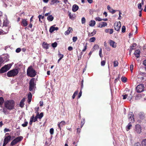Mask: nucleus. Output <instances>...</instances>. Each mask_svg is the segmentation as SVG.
<instances>
[{
	"instance_id": "nucleus-40",
	"label": "nucleus",
	"mask_w": 146,
	"mask_h": 146,
	"mask_svg": "<svg viewBox=\"0 0 146 146\" xmlns=\"http://www.w3.org/2000/svg\"><path fill=\"white\" fill-rule=\"evenodd\" d=\"M58 56L61 59H62L64 57V55L63 54L60 53V52L59 51L58 54Z\"/></svg>"
},
{
	"instance_id": "nucleus-21",
	"label": "nucleus",
	"mask_w": 146,
	"mask_h": 146,
	"mask_svg": "<svg viewBox=\"0 0 146 146\" xmlns=\"http://www.w3.org/2000/svg\"><path fill=\"white\" fill-rule=\"evenodd\" d=\"M135 56L137 58L139 57L140 55V51L139 50H137L135 51L134 53Z\"/></svg>"
},
{
	"instance_id": "nucleus-17",
	"label": "nucleus",
	"mask_w": 146,
	"mask_h": 146,
	"mask_svg": "<svg viewBox=\"0 0 146 146\" xmlns=\"http://www.w3.org/2000/svg\"><path fill=\"white\" fill-rule=\"evenodd\" d=\"M22 25L23 27H26L28 25V23L27 19H23L21 21Z\"/></svg>"
},
{
	"instance_id": "nucleus-57",
	"label": "nucleus",
	"mask_w": 146,
	"mask_h": 146,
	"mask_svg": "<svg viewBox=\"0 0 146 146\" xmlns=\"http://www.w3.org/2000/svg\"><path fill=\"white\" fill-rule=\"evenodd\" d=\"M41 17H42V19H43L44 18V16H42L41 15H39V16H38V17L39 18V20L40 21Z\"/></svg>"
},
{
	"instance_id": "nucleus-42",
	"label": "nucleus",
	"mask_w": 146,
	"mask_h": 146,
	"mask_svg": "<svg viewBox=\"0 0 146 146\" xmlns=\"http://www.w3.org/2000/svg\"><path fill=\"white\" fill-rule=\"evenodd\" d=\"M114 66V67H116L118 66V63L117 61H114L113 62Z\"/></svg>"
},
{
	"instance_id": "nucleus-33",
	"label": "nucleus",
	"mask_w": 146,
	"mask_h": 146,
	"mask_svg": "<svg viewBox=\"0 0 146 146\" xmlns=\"http://www.w3.org/2000/svg\"><path fill=\"white\" fill-rule=\"evenodd\" d=\"M143 146H146V139L143 140L142 142Z\"/></svg>"
},
{
	"instance_id": "nucleus-64",
	"label": "nucleus",
	"mask_w": 146,
	"mask_h": 146,
	"mask_svg": "<svg viewBox=\"0 0 146 146\" xmlns=\"http://www.w3.org/2000/svg\"><path fill=\"white\" fill-rule=\"evenodd\" d=\"M143 64L144 66H146V59L143 61Z\"/></svg>"
},
{
	"instance_id": "nucleus-16",
	"label": "nucleus",
	"mask_w": 146,
	"mask_h": 146,
	"mask_svg": "<svg viewBox=\"0 0 146 146\" xmlns=\"http://www.w3.org/2000/svg\"><path fill=\"white\" fill-rule=\"evenodd\" d=\"M66 124V123L65 121H62L60 123H58V125L59 128L61 129V127H62L63 126L65 125Z\"/></svg>"
},
{
	"instance_id": "nucleus-50",
	"label": "nucleus",
	"mask_w": 146,
	"mask_h": 146,
	"mask_svg": "<svg viewBox=\"0 0 146 146\" xmlns=\"http://www.w3.org/2000/svg\"><path fill=\"white\" fill-rule=\"evenodd\" d=\"M106 62L105 60L102 61L101 62V64L102 66H104Z\"/></svg>"
},
{
	"instance_id": "nucleus-23",
	"label": "nucleus",
	"mask_w": 146,
	"mask_h": 146,
	"mask_svg": "<svg viewBox=\"0 0 146 146\" xmlns=\"http://www.w3.org/2000/svg\"><path fill=\"white\" fill-rule=\"evenodd\" d=\"M96 31L94 29L92 33H89L88 34V36L89 37L92 36L96 34Z\"/></svg>"
},
{
	"instance_id": "nucleus-26",
	"label": "nucleus",
	"mask_w": 146,
	"mask_h": 146,
	"mask_svg": "<svg viewBox=\"0 0 146 146\" xmlns=\"http://www.w3.org/2000/svg\"><path fill=\"white\" fill-rule=\"evenodd\" d=\"M7 30H4V31L2 30L1 31H0V35L1 34H5L7 33L9 31L8 28H7Z\"/></svg>"
},
{
	"instance_id": "nucleus-39",
	"label": "nucleus",
	"mask_w": 146,
	"mask_h": 146,
	"mask_svg": "<svg viewBox=\"0 0 146 146\" xmlns=\"http://www.w3.org/2000/svg\"><path fill=\"white\" fill-rule=\"evenodd\" d=\"M95 20L96 21H102V19H101L100 17H97L95 18Z\"/></svg>"
},
{
	"instance_id": "nucleus-10",
	"label": "nucleus",
	"mask_w": 146,
	"mask_h": 146,
	"mask_svg": "<svg viewBox=\"0 0 146 146\" xmlns=\"http://www.w3.org/2000/svg\"><path fill=\"white\" fill-rule=\"evenodd\" d=\"M134 115L132 112H130L128 114V117L130 122L133 123L134 121V119L133 118Z\"/></svg>"
},
{
	"instance_id": "nucleus-47",
	"label": "nucleus",
	"mask_w": 146,
	"mask_h": 146,
	"mask_svg": "<svg viewBox=\"0 0 146 146\" xmlns=\"http://www.w3.org/2000/svg\"><path fill=\"white\" fill-rule=\"evenodd\" d=\"M28 122L27 121L25 122L24 123L22 124V126L23 127H25L27 126Z\"/></svg>"
},
{
	"instance_id": "nucleus-61",
	"label": "nucleus",
	"mask_w": 146,
	"mask_h": 146,
	"mask_svg": "<svg viewBox=\"0 0 146 146\" xmlns=\"http://www.w3.org/2000/svg\"><path fill=\"white\" fill-rule=\"evenodd\" d=\"M87 45L86 44L85 46H84V49H83V50H82V52H84L86 51V50L87 49Z\"/></svg>"
},
{
	"instance_id": "nucleus-22",
	"label": "nucleus",
	"mask_w": 146,
	"mask_h": 146,
	"mask_svg": "<svg viewBox=\"0 0 146 146\" xmlns=\"http://www.w3.org/2000/svg\"><path fill=\"white\" fill-rule=\"evenodd\" d=\"M49 45V44L46 42H44L42 43V46L43 48L47 49L48 48Z\"/></svg>"
},
{
	"instance_id": "nucleus-55",
	"label": "nucleus",
	"mask_w": 146,
	"mask_h": 146,
	"mask_svg": "<svg viewBox=\"0 0 146 146\" xmlns=\"http://www.w3.org/2000/svg\"><path fill=\"white\" fill-rule=\"evenodd\" d=\"M139 116L140 117V118L142 119H143L144 118V115L143 114H142L141 113H140L139 114Z\"/></svg>"
},
{
	"instance_id": "nucleus-54",
	"label": "nucleus",
	"mask_w": 146,
	"mask_h": 146,
	"mask_svg": "<svg viewBox=\"0 0 146 146\" xmlns=\"http://www.w3.org/2000/svg\"><path fill=\"white\" fill-rule=\"evenodd\" d=\"M122 96L123 97V99L124 100L126 99L127 98L128 95L127 94H125L123 95Z\"/></svg>"
},
{
	"instance_id": "nucleus-56",
	"label": "nucleus",
	"mask_w": 146,
	"mask_h": 146,
	"mask_svg": "<svg viewBox=\"0 0 146 146\" xmlns=\"http://www.w3.org/2000/svg\"><path fill=\"white\" fill-rule=\"evenodd\" d=\"M39 108L38 107H36V108H35V112L36 113V114L37 113H39L38 112V110H39Z\"/></svg>"
},
{
	"instance_id": "nucleus-45",
	"label": "nucleus",
	"mask_w": 146,
	"mask_h": 146,
	"mask_svg": "<svg viewBox=\"0 0 146 146\" xmlns=\"http://www.w3.org/2000/svg\"><path fill=\"white\" fill-rule=\"evenodd\" d=\"M99 48V46L97 44H95L94 47L93 48L95 50H96L98 49Z\"/></svg>"
},
{
	"instance_id": "nucleus-28",
	"label": "nucleus",
	"mask_w": 146,
	"mask_h": 146,
	"mask_svg": "<svg viewBox=\"0 0 146 146\" xmlns=\"http://www.w3.org/2000/svg\"><path fill=\"white\" fill-rule=\"evenodd\" d=\"M107 9L109 11L112 13H114L115 12V11L112 9L110 6V5H108L107 6Z\"/></svg>"
},
{
	"instance_id": "nucleus-63",
	"label": "nucleus",
	"mask_w": 146,
	"mask_h": 146,
	"mask_svg": "<svg viewBox=\"0 0 146 146\" xmlns=\"http://www.w3.org/2000/svg\"><path fill=\"white\" fill-rule=\"evenodd\" d=\"M110 31H109L110 33V34H112L113 32V30L112 29H110Z\"/></svg>"
},
{
	"instance_id": "nucleus-35",
	"label": "nucleus",
	"mask_w": 146,
	"mask_h": 146,
	"mask_svg": "<svg viewBox=\"0 0 146 146\" xmlns=\"http://www.w3.org/2000/svg\"><path fill=\"white\" fill-rule=\"evenodd\" d=\"M121 80L123 82H125L127 81V78L124 77H122L121 78Z\"/></svg>"
},
{
	"instance_id": "nucleus-38",
	"label": "nucleus",
	"mask_w": 146,
	"mask_h": 146,
	"mask_svg": "<svg viewBox=\"0 0 146 146\" xmlns=\"http://www.w3.org/2000/svg\"><path fill=\"white\" fill-rule=\"evenodd\" d=\"M78 91H76L74 92L72 96V98L73 99H74L75 98L76 96L78 94Z\"/></svg>"
},
{
	"instance_id": "nucleus-30",
	"label": "nucleus",
	"mask_w": 146,
	"mask_h": 146,
	"mask_svg": "<svg viewBox=\"0 0 146 146\" xmlns=\"http://www.w3.org/2000/svg\"><path fill=\"white\" fill-rule=\"evenodd\" d=\"M47 19L50 21H52L54 19V17L52 15H50L47 17Z\"/></svg>"
},
{
	"instance_id": "nucleus-62",
	"label": "nucleus",
	"mask_w": 146,
	"mask_h": 146,
	"mask_svg": "<svg viewBox=\"0 0 146 146\" xmlns=\"http://www.w3.org/2000/svg\"><path fill=\"white\" fill-rule=\"evenodd\" d=\"M3 62V59L2 57H0V66Z\"/></svg>"
},
{
	"instance_id": "nucleus-37",
	"label": "nucleus",
	"mask_w": 146,
	"mask_h": 146,
	"mask_svg": "<svg viewBox=\"0 0 146 146\" xmlns=\"http://www.w3.org/2000/svg\"><path fill=\"white\" fill-rule=\"evenodd\" d=\"M58 0H52L50 4L51 5H54L55 3H57Z\"/></svg>"
},
{
	"instance_id": "nucleus-1",
	"label": "nucleus",
	"mask_w": 146,
	"mask_h": 146,
	"mask_svg": "<svg viewBox=\"0 0 146 146\" xmlns=\"http://www.w3.org/2000/svg\"><path fill=\"white\" fill-rule=\"evenodd\" d=\"M15 103L13 100H9L5 101L4 102L5 107L7 109L11 110L15 108Z\"/></svg>"
},
{
	"instance_id": "nucleus-11",
	"label": "nucleus",
	"mask_w": 146,
	"mask_h": 146,
	"mask_svg": "<svg viewBox=\"0 0 146 146\" xmlns=\"http://www.w3.org/2000/svg\"><path fill=\"white\" fill-rule=\"evenodd\" d=\"M11 137L10 136H8L6 137L4 141V143L3 146H5L9 142L10 140Z\"/></svg>"
},
{
	"instance_id": "nucleus-53",
	"label": "nucleus",
	"mask_w": 146,
	"mask_h": 146,
	"mask_svg": "<svg viewBox=\"0 0 146 146\" xmlns=\"http://www.w3.org/2000/svg\"><path fill=\"white\" fill-rule=\"evenodd\" d=\"M133 64H131L130 66V69L131 72L132 73L133 72Z\"/></svg>"
},
{
	"instance_id": "nucleus-20",
	"label": "nucleus",
	"mask_w": 146,
	"mask_h": 146,
	"mask_svg": "<svg viewBox=\"0 0 146 146\" xmlns=\"http://www.w3.org/2000/svg\"><path fill=\"white\" fill-rule=\"evenodd\" d=\"M79 9V7L77 5L75 4L73 5L72 7V11L74 12L77 11Z\"/></svg>"
},
{
	"instance_id": "nucleus-60",
	"label": "nucleus",
	"mask_w": 146,
	"mask_h": 146,
	"mask_svg": "<svg viewBox=\"0 0 146 146\" xmlns=\"http://www.w3.org/2000/svg\"><path fill=\"white\" fill-rule=\"evenodd\" d=\"M21 51V49L20 48H18L16 50V52L17 53L20 52Z\"/></svg>"
},
{
	"instance_id": "nucleus-36",
	"label": "nucleus",
	"mask_w": 146,
	"mask_h": 146,
	"mask_svg": "<svg viewBox=\"0 0 146 146\" xmlns=\"http://www.w3.org/2000/svg\"><path fill=\"white\" fill-rule=\"evenodd\" d=\"M131 94H130V95L129 96H127V99L129 101H131L132 98V96L131 95Z\"/></svg>"
},
{
	"instance_id": "nucleus-41",
	"label": "nucleus",
	"mask_w": 146,
	"mask_h": 146,
	"mask_svg": "<svg viewBox=\"0 0 146 146\" xmlns=\"http://www.w3.org/2000/svg\"><path fill=\"white\" fill-rule=\"evenodd\" d=\"M99 55L101 58L102 57V49L101 48H100V50L99 51Z\"/></svg>"
},
{
	"instance_id": "nucleus-44",
	"label": "nucleus",
	"mask_w": 146,
	"mask_h": 146,
	"mask_svg": "<svg viewBox=\"0 0 146 146\" xmlns=\"http://www.w3.org/2000/svg\"><path fill=\"white\" fill-rule=\"evenodd\" d=\"M82 23V24L85 23L86 22V19L84 17L82 18L81 19Z\"/></svg>"
},
{
	"instance_id": "nucleus-9",
	"label": "nucleus",
	"mask_w": 146,
	"mask_h": 146,
	"mask_svg": "<svg viewBox=\"0 0 146 146\" xmlns=\"http://www.w3.org/2000/svg\"><path fill=\"white\" fill-rule=\"evenodd\" d=\"M121 23L120 22H116L114 24V28L115 30L119 31L121 28Z\"/></svg>"
},
{
	"instance_id": "nucleus-32",
	"label": "nucleus",
	"mask_w": 146,
	"mask_h": 146,
	"mask_svg": "<svg viewBox=\"0 0 146 146\" xmlns=\"http://www.w3.org/2000/svg\"><path fill=\"white\" fill-rule=\"evenodd\" d=\"M68 15L69 16L70 18L71 19H74V15L72 14L70 12H69L68 13Z\"/></svg>"
},
{
	"instance_id": "nucleus-59",
	"label": "nucleus",
	"mask_w": 146,
	"mask_h": 146,
	"mask_svg": "<svg viewBox=\"0 0 146 146\" xmlns=\"http://www.w3.org/2000/svg\"><path fill=\"white\" fill-rule=\"evenodd\" d=\"M10 130L9 129L5 128L4 130V133H6L7 132L10 131Z\"/></svg>"
},
{
	"instance_id": "nucleus-19",
	"label": "nucleus",
	"mask_w": 146,
	"mask_h": 146,
	"mask_svg": "<svg viewBox=\"0 0 146 146\" xmlns=\"http://www.w3.org/2000/svg\"><path fill=\"white\" fill-rule=\"evenodd\" d=\"M36 121V118H35L34 115H33L30 118L29 124L30 125H31L32 124L33 122H35Z\"/></svg>"
},
{
	"instance_id": "nucleus-18",
	"label": "nucleus",
	"mask_w": 146,
	"mask_h": 146,
	"mask_svg": "<svg viewBox=\"0 0 146 146\" xmlns=\"http://www.w3.org/2000/svg\"><path fill=\"white\" fill-rule=\"evenodd\" d=\"M73 29L71 27H69L68 29V30L65 32V35H68L70 33L72 32Z\"/></svg>"
},
{
	"instance_id": "nucleus-52",
	"label": "nucleus",
	"mask_w": 146,
	"mask_h": 146,
	"mask_svg": "<svg viewBox=\"0 0 146 146\" xmlns=\"http://www.w3.org/2000/svg\"><path fill=\"white\" fill-rule=\"evenodd\" d=\"M4 100L3 98H0V104H2L3 103Z\"/></svg>"
},
{
	"instance_id": "nucleus-27",
	"label": "nucleus",
	"mask_w": 146,
	"mask_h": 146,
	"mask_svg": "<svg viewBox=\"0 0 146 146\" xmlns=\"http://www.w3.org/2000/svg\"><path fill=\"white\" fill-rule=\"evenodd\" d=\"M131 122H130L126 126V131H128L129 130V129L131 128L132 127V125L131 124Z\"/></svg>"
},
{
	"instance_id": "nucleus-31",
	"label": "nucleus",
	"mask_w": 146,
	"mask_h": 146,
	"mask_svg": "<svg viewBox=\"0 0 146 146\" xmlns=\"http://www.w3.org/2000/svg\"><path fill=\"white\" fill-rule=\"evenodd\" d=\"M37 114H38V118L39 119H41L43 116V113L42 112L40 114H39V113H37Z\"/></svg>"
},
{
	"instance_id": "nucleus-6",
	"label": "nucleus",
	"mask_w": 146,
	"mask_h": 146,
	"mask_svg": "<svg viewBox=\"0 0 146 146\" xmlns=\"http://www.w3.org/2000/svg\"><path fill=\"white\" fill-rule=\"evenodd\" d=\"M134 130L135 133L138 134L140 133L142 131V128L140 125L138 124L136 125L135 126Z\"/></svg>"
},
{
	"instance_id": "nucleus-49",
	"label": "nucleus",
	"mask_w": 146,
	"mask_h": 146,
	"mask_svg": "<svg viewBox=\"0 0 146 146\" xmlns=\"http://www.w3.org/2000/svg\"><path fill=\"white\" fill-rule=\"evenodd\" d=\"M54 129L53 128H52L50 129V132L51 135H53L54 133Z\"/></svg>"
},
{
	"instance_id": "nucleus-13",
	"label": "nucleus",
	"mask_w": 146,
	"mask_h": 146,
	"mask_svg": "<svg viewBox=\"0 0 146 146\" xmlns=\"http://www.w3.org/2000/svg\"><path fill=\"white\" fill-rule=\"evenodd\" d=\"M107 24L106 22H102L99 23L98 25V27L102 28L107 26Z\"/></svg>"
},
{
	"instance_id": "nucleus-48",
	"label": "nucleus",
	"mask_w": 146,
	"mask_h": 146,
	"mask_svg": "<svg viewBox=\"0 0 146 146\" xmlns=\"http://www.w3.org/2000/svg\"><path fill=\"white\" fill-rule=\"evenodd\" d=\"M77 37L76 36H74L72 38L73 41L74 42H75L77 40Z\"/></svg>"
},
{
	"instance_id": "nucleus-8",
	"label": "nucleus",
	"mask_w": 146,
	"mask_h": 146,
	"mask_svg": "<svg viewBox=\"0 0 146 146\" xmlns=\"http://www.w3.org/2000/svg\"><path fill=\"white\" fill-rule=\"evenodd\" d=\"M144 87L142 84H139L138 85L136 88V90L137 92H141L144 91Z\"/></svg>"
},
{
	"instance_id": "nucleus-15",
	"label": "nucleus",
	"mask_w": 146,
	"mask_h": 146,
	"mask_svg": "<svg viewBox=\"0 0 146 146\" xmlns=\"http://www.w3.org/2000/svg\"><path fill=\"white\" fill-rule=\"evenodd\" d=\"M109 43L110 45L113 48H115L116 46V43L113 41L111 40H110Z\"/></svg>"
},
{
	"instance_id": "nucleus-58",
	"label": "nucleus",
	"mask_w": 146,
	"mask_h": 146,
	"mask_svg": "<svg viewBox=\"0 0 146 146\" xmlns=\"http://www.w3.org/2000/svg\"><path fill=\"white\" fill-rule=\"evenodd\" d=\"M82 91H81V90L79 93V94H78V98H79L81 96L82 94Z\"/></svg>"
},
{
	"instance_id": "nucleus-5",
	"label": "nucleus",
	"mask_w": 146,
	"mask_h": 146,
	"mask_svg": "<svg viewBox=\"0 0 146 146\" xmlns=\"http://www.w3.org/2000/svg\"><path fill=\"white\" fill-rule=\"evenodd\" d=\"M35 80L34 78H33L30 81L29 86V90L30 91H32L34 88L35 85L34 83Z\"/></svg>"
},
{
	"instance_id": "nucleus-43",
	"label": "nucleus",
	"mask_w": 146,
	"mask_h": 146,
	"mask_svg": "<svg viewBox=\"0 0 146 146\" xmlns=\"http://www.w3.org/2000/svg\"><path fill=\"white\" fill-rule=\"evenodd\" d=\"M57 46V43L56 42H54L53 43H52V46L53 47L55 48Z\"/></svg>"
},
{
	"instance_id": "nucleus-25",
	"label": "nucleus",
	"mask_w": 146,
	"mask_h": 146,
	"mask_svg": "<svg viewBox=\"0 0 146 146\" xmlns=\"http://www.w3.org/2000/svg\"><path fill=\"white\" fill-rule=\"evenodd\" d=\"M25 101V98H23L21 101V102L20 103V106L21 107H23L24 106V102Z\"/></svg>"
},
{
	"instance_id": "nucleus-34",
	"label": "nucleus",
	"mask_w": 146,
	"mask_h": 146,
	"mask_svg": "<svg viewBox=\"0 0 146 146\" xmlns=\"http://www.w3.org/2000/svg\"><path fill=\"white\" fill-rule=\"evenodd\" d=\"M96 38L94 37L91 38L89 39V41L90 42H94Z\"/></svg>"
},
{
	"instance_id": "nucleus-14",
	"label": "nucleus",
	"mask_w": 146,
	"mask_h": 146,
	"mask_svg": "<svg viewBox=\"0 0 146 146\" xmlns=\"http://www.w3.org/2000/svg\"><path fill=\"white\" fill-rule=\"evenodd\" d=\"M55 25H53L50 27L49 29V31L50 33H52L55 31H57L58 29V28L57 27H55Z\"/></svg>"
},
{
	"instance_id": "nucleus-7",
	"label": "nucleus",
	"mask_w": 146,
	"mask_h": 146,
	"mask_svg": "<svg viewBox=\"0 0 146 146\" xmlns=\"http://www.w3.org/2000/svg\"><path fill=\"white\" fill-rule=\"evenodd\" d=\"M23 139V137L22 136H19L17 137L12 141L11 143V145H15L18 142L22 140Z\"/></svg>"
},
{
	"instance_id": "nucleus-2",
	"label": "nucleus",
	"mask_w": 146,
	"mask_h": 146,
	"mask_svg": "<svg viewBox=\"0 0 146 146\" xmlns=\"http://www.w3.org/2000/svg\"><path fill=\"white\" fill-rule=\"evenodd\" d=\"M36 72L33 68L32 66H30L27 69V75L31 77H35L36 74Z\"/></svg>"
},
{
	"instance_id": "nucleus-24",
	"label": "nucleus",
	"mask_w": 146,
	"mask_h": 146,
	"mask_svg": "<svg viewBox=\"0 0 146 146\" xmlns=\"http://www.w3.org/2000/svg\"><path fill=\"white\" fill-rule=\"evenodd\" d=\"M28 102L29 103H30L31 100V99L32 98V95L31 92H29V93L28 96Z\"/></svg>"
},
{
	"instance_id": "nucleus-46",
	"label": "nucleus",
	"mask_w": 146,
	"mask_h": 146,
	"mask_svg": "<svg viewBox=\"0 0 146 146\" xmlns=\"http://www.w3.org/2000/svg\"><path fill=\"white\" fill-rule=\"evenodd\" d=\"M122 32L123 33H124L125 31V26H122L121 29Z\"/></svg>"
},
{
	"instance_id": "nucleus-3",
	"label": "nucleus",
	"mask_w": 146,
	"mask_h": 146,
	"mask_svg": "<svg viewBox=\"0 0 146 146\" xmlns=\"http://www.w3.org/2000/svg\"><path fill=\"white\" fill-rule=\"evenodd\" d=\"M19 73V71L17 69L12 70L7 73V76L9 77L14 76L16 75Z\"/></svg>"
},
{
	"instance_id": "nucleus-29",
	"label": "nucleus",
	"mask_w": 146,
	"mask_h": 146,
	"mask_svg": "<svg viewBox=\"0 0 146 146\" xmlns=\"http://www.w3.org/2000/svg\"><path fill=\"white\" fill-rule=\"evenodd\" d=\"M96 24V22L94 20H91L89 23V25L91 27L94 26Z\"/></svg>"
},
{
	"instance_id": "nucleus-12",
	"label": "nucleus",
	"mask_w": 146,
	"mask_h": 146,
	"mask_svg": "<svg viewBox=\"0 0 146 146\" xmlns=\"http://www.w3.org/2000/svg\"><path fill=\"white\" fill-rule=\"evenodd\" d=\"M9 23V21L6 18L4 19L3 24V27L6 30H7V27L8 28V29H9V27L8 26Z\"/></svg>"
},
{
	"instance_id": "nucleus-51",
	"label": "nucleus",
	"mask_w": 146,
	"mask_h": 146,
	"mask_svg": "<svg viewBox=\"0 0 146 146\" xmlns=\"http://www.w3.org/2000/svg\"><path fill=\"white\" fill-rule=\"evenodd\" d=\"M138 9H141L142 10V6H141V3H139L138 5Z\"/></svg>"
},
{
	"instance_id": "nucleus-4",
	"label": "nucleus",
	"mask_w": 146,
	"mask_h": 146,
	"mask_svg": "<svg viewBox=\"0 0 146 146\" xmlns=\"http://www.w3.org/2000/svg\"><path fill=\"white\" fill-rule=\"evenodd\" d=\"M11 64L5 65L2 67L0 70V73H3L7 72L11 68Z\"/></svg>"
}]
</instances>
